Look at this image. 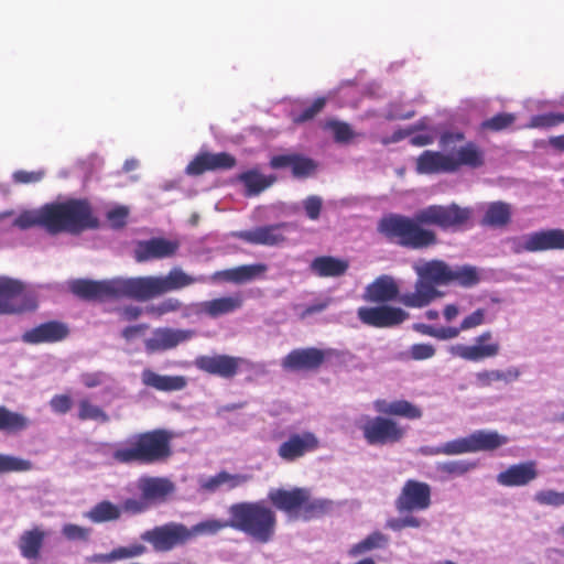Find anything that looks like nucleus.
Returning <instances> with one entry per match:
<instances>
[{
  "label": "nucleus",
  "mask_w": 564,
  "mask_h": 564,
  "mask_svg": "<svg viewBox=\"0 0 564 564\" xmlns=\"http://www.w3.org/2000/svg\"><path fill=\"white\" fill-rule=\"evenodd\" d=\"M268 498L276 509L291 514L302 510L306 499V488L271 489Z\"/></svg>",
  "instance_id": "25"
},
{
  "label": "nucleus",
  "mask_w": 564,
  "mask_h": 564,
  "mask_svg": "<svg viewBox=\"0 0 564 564\" xmlns=\"http://www.w3.org/2000/svg\"><path fill=\"white\" fill-rule=\"evenodd\" d=\"M250 476L242 474H229L227 471H220L215 476L200 478L199 487L207 492H215L223 487L227 489H234L248 482Z\"/></svg>",
  "instance_id": "34"
},
{
  "label": "nucleus",
  "mask_w": 564,
  "mask_h": 564,
  "mask_svg": "<svg viewBox=\"0 0 564 564\" xmlns=\"http://www.w3.org/2000/svg\"><path fill=\"white\" fill-rule=\"evenodd\" d=\"M486 311L484 308H477L471 314L466 316L460 323L462 330H468L480 326L485 323Z\"/></svg>",
  "instance_id": "60"
},
{
  "label": "nucleus",
  "mask_w": 564,
  "mask_h": 564,
  "mask_svg": "<svg viewBox=\"0 0 564 564\" xmlns=\"http://www.w3.org/2000/svg\"><path fill=\"white\" fill-rule=\"evenodd\" d=\"M333 509V501L324 498H311V492L306 488V499L303 502L302 511L305 519L319 517Z\"/></svg>",
  "instance_id": "45"
},
{
  "label": "nucleus",
  "mask_w": 564,
  "mask_h": 564,
  "mask_svg": "<svg viewBox=\"0 0 564 564\" xmlns=\"http://www.w3.org/2000/svg\"><path fill=\"white\" fill-rule=\"evenodd\" d=\"M452 163L455 165V172L460 166L478 169L485 162L482 150L474 142H467L449 154Z\"/></svg>",
  "instance_id": "36"
},
{
  "label": "nucleus",
  "mask_w": 564,
  "mask_h": 564,
  "mask_svg": "<svg viewBox=\"0 0 564 564\" xmlns=\"http://www.w3.org/2000/svg\"><path fill=\"white\" fill-rule=\"evenodd\" d=\"M93 523L117 521L121 517V508L108 500L96 503L84 514Z\"/></svg>",
  "instance_id": "41"
},
{
  "label": "nucleus",
  "mask_w": 564,
  "mask_h": 564,
  "mask_svg": "<svg viewBox=\"0 0 564 564\" xmlns=\"http://www.w3.org/2000/svg\"><path fill=\"white\" fill-rule=\"evenodd\" d=\"M31 469L32 463L30 460L0 453V474L28 471Z\"/></svg>",
  "instance_id": "49"
},
{
  "label": "nucleus",
  "mask_w": 564,
  "mask_h": 564,
  "mask_svg": "<svg viewBox=\"0 0 564 564\" xmlns=\"http://www.w3.org/2000/svg\"><path fill=\"white\" fill-rule=\"evenodd\" d=\"M506 242L514 254L564 250V229L552 228L531 231L511 237Z\"/></svg>",
  "instance_id": "7"
},
{
  "label": "nucleus",
  "mask_w": 564,
  "mask_h": 564,
  "mask_svg": "<svg viewBox=\"0 0 564 564\" xmlns=\"http://www.w3.org/2000/svg\"><path fill=\"white\" fill-rule=\"evenodd\" d=\"M232 529L245 533L253 541L270 543L276 532V513L264 501H242L228 508Z\"/></svg>",
  "instance_id": "3"
},
{
  "label": "nucleus",
  "mask_w": 564,
  "mask_h": 564,
  "mask_svg": "<svg viewBox=\"0 0 564 564\" xmlns=\"http://www.w3.org/2000/svg\"><path fill=\"white\" fill-rule=\"evenodd\" d=\"M78 419L99 423H108L110 420L109 415L100 406L93 404L87 399H83L78 403Z\"/></svg>",
  "instance_id": "47"
},
{
  "label": "nucleus",
  "mask_w": 564,
  "mask_h": 564,
  "mask_svg": "<svg viewBox=\"0 0 564 564\" xmlns=\"http://www.w3.org/2000/svg\"><path fill=\"white\" fill-rule=\"evenodd\" d=\"M62 534L69 541H87L90 536V529L66 523L62 527Z\"/></svg>",
  "instance_id": "56"
},
{
  "label": "nucleus",
  "mask_w": 564,
  "mask_h": 564,
  "mask_svg": "<svg viewBox=\"0 0 564 564\" xmlns=\"http://www.w3.org/2000/svg\"><path fill=\"white\" fill-rule=\"evenodd\" d=\"M400 297L395 280L388 274L378 276L366 288L364 294V299L371 303H387L397 299L400 301Z\"/></svg>",
  "instance_id": "24"
},
{
  "label": "nucleus",
  "mask_w": 564,
  "mask_h": 564,
  "mask_svg": "<svg viewBox=\"0 0 564 564\" xmlns=\"http://www.w3.org/2000/svg\"><path fill=\"white\" fill-rule=\"evenodd\" d=\"M325 128L333 132L335 141L339 143L348 142L355 135L346 122L329 120L325 123Z\"/></svg>",
  "instance_id": "52"
},
{
  "label": "nucleus",
  "mask_w": 564,
  "mask_h": 564,
  "mask_svg": "<svg viewBox=\"0 0 564 564\" xmlns=\"http://www.w3.org/2000/svg\"><path fill=\"white\" fill-rule=\"evenodd\" d=\"M471 453L495 451L509 443L506 435L491 430H477L469 434Z\"/></svg>",
  "instance_id": "35"
},
{
  "label": "nucleus",
  "mask_w": 564,
  "mask_h": 564,
  "mask_svg": "<svg viewBox=\"0 0 564 564\" xmlns=\"http://www.w3.org/2000/svg\"><path fill=\"white\" fill-rule=\"evenodd\" d=\"M237 180L245 185L247 196H256L270 187L276 181V177L274 175H263L253 169L239 174Z\"/></svg>",
  "instance_id": "38"
},
{
  "label": "nucleus",
  "mask_w": 564,
  "mask_h": 564,
  "mask_svg": "<svg viewBox=\"0 0 564 564\" xmlns=\"http://www.w3.org/2000/svg\"><path fill=\"white\" fill-rule=\"evenodd\" d=\"M432 489L426 482L408 479L394 501L399 513H412L427 510L432 505Z\"/></svg>",
  "instance_id": "10"
},
{
  "label": "nucleus",
  "mask_w": 564,
  "mask_h": 564,
  "mask_svg": "<svg viewBox=\"0 0 564 564\" xmlns=\"http://www.w3.org/2000/svg\"><path fill=\"white\" fill-rule=\"evenodd\" d=\"M230 523L231 516H229L228 520L208 519L198 522L195 525L188 528V532L191 533V541L202 535H214L226 528L232 529V524Z\"/></svg>",
  "instance_id": "43"
},
{
  "label": "nucleus",
  "mask_w": 564,
  "mask_h": 564,
  "mask_svg": "<svg viewBox=\"0 0 564 564\" xmlns=\"http://www.w3.org/2000/svg\"><path fill=\"white\" fill-rule=\"evenodd\" d=\"M108 380V375L102 371L84 372L80 375V382L86 388H96L104 384Z\"/></svg>",
  "instance_id": "61"
},
{
  "label": "nucleus",
  "mask_w": 564,
  "mask_h": 564,
  "mask_svg": "<svg viewBox=\"0 0 564 564\" xmlns=\"http://www.w3.org/2000/svg\"><path fill=\"white\" fill-rule=\"evenodd\" d=\"M389 543V538L380 531H375L366 536L360 542L354 544L349 551L348 555L350 557L360 556L367 552L377 549H384Z\"/></svg>",
  "instance_id": "42"
},
{
  "label": "nucleus",
  "mask_w": 564,
  "mask_h": 564,
  "mask_svg": "<svg viewBox=\"0 0 564 564\" xmlns=\"http://www.w3.org/2000/svg\"><path fill=\"white\" fill-rule=\"evenodd\" d=\"M50 204L42 206L39 209H31L22 212L13 221V226L25 230L34 226H41L52 234L51 226Z\"/></svg>",
  "instance_id": "37"
},
{
  "label": "nucleus",
  "mask_w": 564,
  "mask_h": 564,
  "mask_svg": "<svg viewBox=\"0 0 564 564\" xmlns=\"http://www.w3.org/2000/svg\"><path fill=\"white\" fill-rule=\"evenodd\" d=\"M242 299L240 295L224 296L212 301L191 304V312L195 314L206 313L210 317L229 314L240 308Z\"/></svg>",
  "instance_id": "26"
},
{
  "label": "nucleus",
  "mask_w": 564,
  "mask_h": 564,
  "mask_svg": "<svg viewBox=\"0 0 564 564\" xmlns=\"http://www.w3.org/2000/svg\"><path fill=\"white\" fill-rule=\"evenodd\" d=\"M435 348L431 344H414L410 348V356L414 360H426L435 355Z\"/></svg>",
  "instance_id": "59"
},
{
  "label": "nucleus",
  "mask_w": 564,
  "mask_h": 564,
  "mask_svg": "<svg viewBox=\"0 0 564 564\" xmlns=\"http://www.w3.org/2000/svg\"><path fill=\"white\" fill-rule=\"evenodd\" d=\"M209 281L210 276H193L182 268L174 267L165 275L115 276L99 281L76 279L69 282V290L78 297L89 301L132 299L145 302L195 283Z\"/></svg>",
  "instance_id": "1"
},
{
  "label": "nucleus",
  "mask_w": 564,
  "mask_h": 564,
  "mask_svg": "<svg viewBox=\"0 0 564 564\" xmlns=\"http://www.w3.org/2000/svg\"><path fill=\"white\" fill-rule=\"evenodd\" d=\"M512 217V206L509 203L497 200L486 204L480 224L490 228L506 227Z\"/></svg>",
  "instance_id": "32"
},
{
  "label": "nucleus",
  "mask_w": 564,
  "mask_h": 564,
  "mask_svg": "<svg viewBox=\"0 0 564 564\" xmlns=\"http://www.w3.org/2000/svg\"><path fill=\"white\" fill-rule=\"evenodd\" d=\"M289 227L290 224L280 223L275 225L257 227L251 230L234 231L231 236L252 245L272 247L278 246L285 240L283 231Z\"/></svg>",
  "instance_id": "20"
},
{
  "label": "nucleus",
  "mask_w": 564,
  "mask_h": 564,
  "mask_svg": "<svg viewBox=\"0 0 564 564\" xmlns=\"http://www.w3.org/2000/svg\"><path fill=\"white\" fill-rule=\"evenodd\" d=\"M360 429L366 442L372 446L398 443L405 435L402 426L383 416L367 417Z\"/></svg>",
  "instance_id": "11"
},
{
  "label": "nucleus",
  "mask_w": 564,
  "mask_h": 564,
  "mask_svg": "<svg viewBox=\"0 0 564 564\" xmlns=\"http://www.w3.org/2000/svg\"><path fill=\"white\" fill-rule=\"evenodd\" d=\"M245 362V359L229 355H200L195 358L194 366L208 375L230 379L238 373Z\"/></svg>",
  "instance_id": "15"
},
{
  "label": "nucleus",
  "mask_w": 564,
  "mask_h": 564,
  "mask_svg": "<svg viewBox=\"0 0 564 564\" xmlns=\"http://www.w3.org/2000/svg\"><path fill=\"white\" fill-rule=\"evenodd\" d=\"M141 382L145 387L162 392L181 391L187 386V379L184 376L160 375L150 368L142 370Z\"/></svg>",
  "instance_id": "27"
},
{
  "label": "nucleus",
  "mask_w": 564,
  "mask_h": 564,
  "mask_svg": "<svg viewBox=\"0 0 564 564\" xmlns=\"http://www.w3.org/2000/svg\"><path fill=\"white\" fill-rule=\"evenodd\" d=\"M267 271V265L262 263L243 264L236 268L217 271L210 276V281L224 279L228 282L242 284L254 280Z\"/></svg>",
  "instance_id": "29"
},
{
  "label": "nucleus",
  "mask_w": 564,
  "mask_h": 564,
  "mask_svg": "<svg viewBox=\"0 0 564 564\" xmlns=\"http://www.w3.org/2000/svg\"><path fill=\"white\" fill-rule=\"evenodd\" d=\"M375 410L387 415L417 420L423 415L422 410L406 400L387 401L378 399L373 402Z\"/></svg>",
  "instance_id": "31"
},
{
  "label": "nucleus",
  "mask_w": 564,
  "mask_h": 564,
  "mask_svg": "<svg viewBox=\"0 0 564 564\" xmlns=\"http://www.w3.org/2000/svg\"><path fill=\"white\" fill-rule=\"evenodd\" d=\"M443 453L446 456H456L471 453L469 435L443 443Z\"/></svg>",
  "instance_id": "53"
},
{
  "label": "nucleus",
  "mask_w": 564,
  "mask_h": 564,
  "mask_svg": "<svg viewBox=\"0 0 564 564\" xmlns=\"http://www.w3.org/2000/svg\"><path fill=\"white\" fill-rule=\"evenodd\" d=\"M357 316L365 325L376 328H392L406 321L409 313L390 305L361 306L357 311Z\"/></svg>",
  "instance_id": "12"
},
{
  "label": "nucleus",
  "mask_w": 564,
  "mask_h": 564,
  "mask_svg": "<svg viewBox=\"0 0 564 564\" xmlns=\"http://www.w3.org/2000/svg\"><path fill=\"white\" fill-rule=\"evenodd\" d=\"M52 235L68 232L80 234L98 226L89 203L85 199H69L50 204Z\"/></svg>",
  "instance_id": "6"
},
{
  "label": "nucleus",
  "mask_w": 564,
  "mask_h": 564,
  "mask_svg": "<svg viewBox=\"0 0 564 564\" xmlns=\"http://www.w3.org/2000/svg\"><path fill=\"white\" fill-rule=\"evenodd\" d=\"M564 122V113H542L531 117L530 121L524 126L528 129L551 128Z\"/></svg>",
  "instance_id": "51"
},
{
  "label": "nucleus",
  "mask_w": 564,
  "mask_h": 564,
  "mask_svg": "<svg viewBox=\"0 0 564 564\" xmlns=\"http://www.w3.org/2000/svg\"><path fill=\"white\" fill-rule=\"evenodd\" d=\"M138 488L142 498L148 501L164 500L175 490L174 484L162 477H143L139 480Z\"/></svg>",
  "instance_id": "30"
},
{
  "label": "nucleus",
  "mask_w": 564,
  "mask_h": 564,
  "mask_svg": "<svg viewBox=\"0 0 564 564\" xmlns=\"http://www.w3.org/2000/svg\"><path fill=\"white\" fill-rule=\"evenodd\" d=\"M50 532L45 531L41 525H34L23 531L18 540V549L21 556L28 561H37L41 556L44 541Z\"/></svg>",
  "instance_id": "23"
},
{
  "label": "nucleus",
  "mask_w": 564,
  "mask_h": 564,
  "mask_svg": "<svg viewBox=\"0 0 564 564\" xmlns=\"http://www.w3.org/2000/svg\"><path fill=\"white\" fill-rule=\"evenodd\" d=\"M69 335L65 323L50 321L25 330L21 340L28 345L54 344L64 340Z\"/></svg>",
  "instance_id": "18"
},
{
  "label": "nucleus",
  "mask_w": 564,
  "mask_h": 564,
  "mask_svg": "<svg viewBox=\"0 0 564 564\" xmlns=\"http://www.w3.org/2000/svg\"><path fill=\"white\" fill-rule=\"evenodd\" d=\"M533 500L540 506L558 508L564 506V491L544 489L535 492Z\"/></svg>",
  "instance_id": "50"
},
{
  "label": "nucleus",
  "mask_w": 564,
  "mask_h": 564,
  "mask_svg": "<svg viewBox=\"0 0 564 564\" xmlns=\"http://www.w3.org/2000/svg\"><path fill=\"white\" fill-rule=\"evenodd\" d=\"M119 560L133 558L141 556L147 552V547L143 544H132L130 546L117 547Z\"/></svg>",
  "instance_id": "64"
},
{
  "label": "nucleus",
  "mask_w": 564,
  "mask_h": 564,
  "mask_svg": "<svg viewBox=\"0 0 564 564\" xmlns=\"http://www.w3.org/2000/svg\"><path fill=\"white\" fill-rule=\"evenodd\" d=\"M476 467L477 464L468 459L438 462L435 465L437 471L449 476H463Z\"/></svg>",
  "instance_id": "48"
},
{
  "label": "nucleus",
  "mask_w": 564,
  "mask_h": 564,
  "mask_svg": "<svg viewBox=\"0 0 564 564\" xmlns=\"http://www.w3.org/2000/svg\"><path fill=\"white\" fill-rule=\"evenodd\" d=\"M322 206L323 199L317 195H310L303 200V208L311 220L319 218Z\"/></svg>",
  "instance_id": "57"
},
{
  "label": "nucleus",
  "mask_w": 564,
  "mask_h": 564,
  "mask_svg": "<svg viewBox=\"0 0 564 564\" xmlns=\"http://www.w3.org/2000/svg\"><path fill=\"white\" fill-rule=\"evenodd\" d=\"M319 447L318 437L310 431L302 433H292L282 442L278 449V456L286 463H294L308 453L315 452Z\"/></svg>",
  "instance_id": "13"
},
{
  "label": "nucleus",
  "mask_w": 564,
  "mask_h": 564,
  "mask_svg": "<svg viewBox=\"0 0 564 564\" xmlns=\"http://www.w3.org/2000/svg\"><path fill=\"white\" fill-rule=\"evenodd\" d=\"M332 351V349L322 350L315 347L293 349L282 359L281 366L288 371L316 370Z\"/></svg>",
  "instance_id": "17"
},
{
  "label": "nucleus",
  "mask_w": 564,
  "mask_h": 564,
  "mask_svg": "<svg viewBox=\"0 0 564 564\" xmlns=\"http://www.w3.org/2000/svg\"><path fill=\"white\" fill-rule=\"evenodd\" d=\"M170 435L163 430L134 434L120 444L112 458L120 464H152L170 456Z\"/></svg>",
  "instance_id": "5"
},
{
  "label": "nucleus",
  "mask_w": 564,
  "mask_h": 564,
  "mask_svg": "<svg viewBox=\"0 0 564 564\" xmlns=\"http://www.w3.org/2000/svg\"><path fill=\"white\" fill-rule=\"evenodd\" d=\"M311 269L319 276H340L348 269V262L334 257H317L311 263Z\"/></svg>",
  "instance_id": "39"
},
{
  "label": "nucleus",
  "mask_w": 564,
  "mask_h": 564,
  "mask_svg": "<svg viewBox=\"0 0 564 564\" xmlns=\"http://www.w3.org/2000/svg\"><path fill=\"white\" fill-rule=\"evenodd\" d=\"M73 401L67 394H56L50 401L51 409L58 414L67 413L70 410Z\"/></svg>",
  "instance_id": "63"
},
{
  "label": "nucleus",
  "mask_w": 564,
  "mask_h": 564,
  "mask_svg": "<svg viewBox=\"0 0 564 564\" xmlns=\"http://www.w3.org/2000/svg\"><path fill=\"white\" fill-rule=\"evenodd\" d=\"M140 538L150 543L156 552H170L191 542L188 527L173 521L147 530Z\"/></svg>",
  "instance_id": "8"
},
{
  "label": "nucleus",
  "mask_w": 564,
  "mask_h": 564,
  "mask_svg": "<svg viewBox=\"0 0 564 564\" xmlns=\"http://www.w3.org/2000/svg\"><path fill=\"white\" fill-rule=\"evenodd\" d=\"M206 155L209 171L228 170L234 167L236 164V159L226 152L206 153Z\"/></svg>",
  "instance_id": "54"
},
{
  "label": "nucleus",
  "mask_w": 564,
  "mask_h": 564,
  "mask_svg": "<svg viewBox=\"0 0 564 564\" xmlns=\"http://www.w3.org/2000/svg\"><path fill=\"white\" fill-rule=\"evenodd\" d=\"M514 120L516 117L512 113H498L492 118L485 120L482 122V128L494 131H500L512 124Z\"/></svg>",
  "instance_id": "55"
},
{
  "label": "nucleus",
  "mask_w": 564,
  "mask_h": 564,
  "mask_svg": "<svg viewBox=\"0 0 564 564\" xmlns=\"http://www.w3.org/2000/svg\"><path fill=\"white\" fill-rule=\"evenodd\" d=\"M325 98H317L310 107L304 109L302 113L294 118L295 123H302L313 119L325 106Z\"/></svg>",
  "instance_id": "58"
},
{
  "label": "nucleus",
  "mask_w": 564,
  "mask_h": 564,
  "mask_svg": "<svg viewBox=\"0 0 564 564\" xmlns=\"http://www.w3.org/2000/svg\"><path fill=\"white\" fill-rule=\"evenodd\" d=\"M31 421L19 412H13L8 408L0 406V432L14 434L26 430Z\"/></svg>",
  "instance_id": "40"
},
{
  "label": "nucleus",
  "mask_w": 564,
  "mask_h": 564,
  "mask_svg": "<svg viewBox=\"0 0 564 564\" xmlns=\"http://www.w3.org/2000/svg\"><path fill=\"white\" fill-rule=\"evenodd\" d=\"M35 308L34 297L24 292L21 281L0 278V314H20Z\"/></svg>",
  "instance_id": "9"
},
{
  "label": "nucleus",
  "mask_w": 564,
  "mask_h": 564,
  "mask_svg": "<svg viewBox=\"0 0 564 564\" xmlns=\"http://www.w3.org/2000/svg\"><path fill=\"white\" fill-rule=\"evenodd\" d=\"M492 333L482 332L475 338L474 345L456 344L451 346L449 352L468 361H480L486 358L496 357L500 351L498 341H491Z\"/></svg>",
  "instance_id": "14"
},
{
  "label": "nucleus",
  "mask_w": 564,
  "mask_h": 564,
  "mask_svg": "<svg viewBox=\"0 0 564 564\" xmlns=\"http://www.w3.org/2000/svg\"><path fill=\"white\" fill-rule=\"evenodd\" d=\"M471 217V209L452 203L430 205L419 209L412 218L390 214L378 223V231L387 239L409 249H425L437 242L436 234L423 226H436L443 230L457 231Z\"/></svg>",
  "instance_id": "2"
},
{
  "label": "nucleus",
  "mask_w": 564,
  "mask_h": 564,
  "mask_svg": "<svg viewBox=\"0 0 564 564\" xmlns=\"http://www.w3.org/2000/svg\"><path fill=\"white\" fill-rule=\"evenodd\" d=\"M272 169L291 167L295 178H307L315 174L317 162L301 154L275 155L271 159Z\"/></svg>",
  "instance_id": "22"
},
{
  "label": "nucleus",
  "mask_w": 564,
  "mask_h": 564,
  "mask_svg": "<svg viewBox=\"0 0 564 564\" xmlns=\"http://www.w3.org/2000/svg\"><path fill=\"white\" fill-rule=\"evenodd\" d=\"M205 171H209L208 160L206 153L197 155L189 164L186 166V174L188 175H200Z\"/></svg>",
  "instance_id": "62"
},
{
  "label": "nucleus",
  "mask_w": 564,
  "mask_h": 564,
  "mask_svg": "<svg viewBox=\"0 0 564 564\" xmlns=\"http://www.w3.org/2000/svg\"><path fill=\"white\" fill-rule=\"evenodd\" d=\"M538 477L536 463L527 460L510 465L497 475L496 480L503 487H525Z\"/></svg>",
  "instance_id": "21"
},
{
  "label": "nucleus",
  "mask_w": 564,
  "mask_h": 564,
  "mask_svg": "<svg viewBox=\"0 0 564 564\" xmlns=\"http://www.w3.org/2000/svg\"><path fill=\"white\" fill-rule=\"evenodd\" d=\"M412 268L417 275V280L413 292L401 295L400 302L403 305L421 308L443 296V292L438 291L437 286L451 284V265L443 260L433 259L419 260L413 263Z\"/></svg>",
  "instance_id": "4"
},
{
  "label": "nucleus",
  "mask_w": 564,
  "mask_h": 564,
  "mask_svg": "<svg viewBox=\"0 0 564 564\" xmlns=\"http://www.w3.org/2000/svg\"><path fill=\"white\" fill-rule=\"evenodd\" d=\"M480 281L476 267L464 264L452 267L451 284L456 283L463 288H473Z\"/></svg>",
  "instance_id": "44"
},
{
  "label": "nucleus",
  "mask_w": 564,
  "mask_h": 564,
  "mask_svg": "<svg viewBox=\"0 0 564 564\" xmlns=\"http://www.w3.org/2000/svg\"><path fill=\"white\" fill-rule=\"evenodd\" d=\"M416 171L420 174L453 173L455 165L451 155L426 150L417 158Z\"/></svg>",
  "instance_id": "28"
},
{
  "label": "nucleus",
  "mask_w": 564,
  "mask_h": 564,
  "mask_svg": "<svg viewBox=\"0 0 564 564\" xmlns=\"http://www.w3.org/2000/svg\"><path fill=\"white\" fill-rule=\"evenodd\" d=\"M180 246L177 240H167L165 238L142 240L137 243L134 258L138 262L171 258L180 249Z\"/></svg>",
  "instance_id": "19"
},
{
  "label": "nucleus",
  "mask_w": 564,
  "mask_h": 564,
  "mask_svg": "<svg viewBox=\"0 0 564 564\" xmlns=\"http://www.w3.org/2000/svg\"><path fill=\"white\" fill-rule=\"evenodd\" d=\"M183 307L187 311H191L189 305L185 306L178 299L167 297L159 303L147 306V313L156 317H161L165 314L177 312ZM189 313L192 312L184 313V316H188Z\"/></svg>",
  "instance_id": "46"
},
{
  "label": "nucleus",
  "mask_w": 564,
  "mask_h": 564,
  "mask_svg": "<svg viewBox=\"0 0 564 564\" xmlns=\"http://www.w3.org/2000/svg\"><path fill=\"white\" fill-rule=\"evenodd\" d=\"M194 336L195 332L192 329L159 327L144 340V349L148 354L171 350L180 344L188 341Z\"/></svg>",
  "instance_id": "16"
},
{
  "label": "nucleus",
  "mask_w": 564,
  "mask_h": 564,
  "mask_svg": "<svg viewBox=\"0 0 564 564\" xmlns=\"http://www.w3.org/2000/svg\"><path fill=\"white\" fill-rule=\"evenodd\" d=\"M522 372L517 366H509L506 369L482 370L475 373V382L480 388H489L494 382L511 384L521 377Z\"/></svg>",
  "instance_id": "33"
}]
</instances>
